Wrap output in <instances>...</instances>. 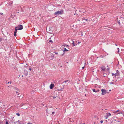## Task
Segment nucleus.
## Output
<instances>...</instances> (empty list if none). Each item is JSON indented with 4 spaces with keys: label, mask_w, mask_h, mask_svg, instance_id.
<instances>
[{
    "label": "nucleus",
    "mask_w": 124,
    "mask_h": 124,
    "mask_svg": "<svg viewBox=\"0 0 124 124\" xmlns=\"http://www.w3.org/2000/svg\"><path fill=\"white\" fill-rule=\"evenodd\" d=\"M63 12V10H61L60 11H58L55 13L54 14L56 15H59L62 14Z\"/></svg>",
    "instance_id": "1"
},
{
    "label": "nucleus",
    "mask_w": 124,
    "mask_h": 124,
    "mask_svg": "<svg viewBox=\"0 0 124 124\" xmlns=\"http://www.w3.org/2000/svg\"><path fill=\"white\" fill-rule=\"evenodd\" d=\"M102 91L101 94L104 95L106 94L107 93H108L109 92L108 90H106L105 89H102L101 90Z\"/></svg>",
    "instance_id": "2"
},
{
    "label": "nucleus",
    "mask_w": 124,
    "mask_h": 124,
    "mask_svg": "<svg viewBox=\"0 0 124 124\" xmlns=\"http://www.w3.org/2000/svg\"><path fill=\"white\" fill-rule=\"evenodd\" d=\"M18 30H21L23 29V27L22 25L19 24L16 27Z\"/></svg>",
    "instance_id": "3"
},
{
    "label": "nucleus",
    "mask_w": 124,
    "mask_h": 124,
    "mask_svg": "<svg viewBox=\"0 0 124 124\" xmlns=\"http://www.w3.org/2000/svg\"><path fill=\"white\" fill-rule=\"evenodd\" d=\"M18 30L16 26V27L15 28V31L14 33V36L15 37H16L17 36L16 33L17 31V30Z\"/></svg>",
    "instance_id": "4"
},
{
    "label": "nucleus",
    "mask_w": 124,
    "mask_h": 124,
    "mask_svg": "<svg viewBox=\"0 0 124 124\" xmlns=\"http://www.w3.org/2000/svg\"><path fill=\"white\" fill-rule=\"evenodd\" d=\"M111 114L109 113H107L106 114V116H105V119H107L109 117V116L111 115Z\"/></svg>",
    "instance_id": "5"
},
{
    "label": "nucleus",
    "mask_w": 124,
    "mask_h": 124,
    "mask_svg": "<svg viewBox=\"0 0 124 124\" xmlns=\"http://www.w3.org/2000/svg\"><path fill=\"white\" fill-rule=\"evenodd\" d=\"M106 68L104 66H102L101 67V70L102 71H105Z\"/></svg>",
    "instance_id": "6"
},
{
    "label": "nucleus",
    "mask_w": 124,
    "mask_h": 124,
    "mask_svg": "<svg viewBox=\"0 0 124 124\" xmlns=\"http://www.w3.org/2000/svg\"><path fill=\"white\" fill-rule=\"evenodd\" d=\"M23 73L25 76H26L28 75V72L26 70H24Z\"/></svg>",
    "instance_id": "7"
},
{
    "label": "nucleus",
    "mask_w": 124,
    "mask_h": 124,
    "mask_svg": "<svg viewBox=\"0 0 124 124\" xmlns=\"http://www.w3.org/2000/svg\"><path fill=\"white\" fill-rule=\"evenodd\" d=\"M54 86V85L52 84H50V88L51 89H52L53 88Z\"/></svg>",
    "instance_id": "8"
},
{
    "label": "nucleus",
    "mask_w": 124,
    "mask_h": 124,
    "mask_svg": "<svg viewBox=\"0 0 124 124\" xmlns=\"http://www.w3.org/2000/svg\"><path fill=\"white\" fill-rule=\"evenodd\" d=\"M20 121L19 120H18L17 121H16L14 122V124H21V123H19V122H20Z\"/></svg>",
    "instance_id": "9"
},
{
    "label": "nucleus",
    "mask_w": 124,
    "mask_h": 124,
    "mask_svg": "<svg viewBox=\"0 0 124 124\" xmlns=\"http://www.w3.org/2000/svg\"><path fill=\"white\" fill-rule=\"evenodd\" d=\"M92 91L94 92H97L99 91V89L97 90H96L95 89H92Z\"/></svg>",
    "instance_id": "10"
},
{
    "label": "nucleus",
    "mask_w": 124,
    "mask_h": 124,
    "mask_svg": "<svg viewBox=\"0 0 124 124\" xmlns=\"http://www.w3.org/2000/svg\"><path fill=\"white\" fill-rule=\"evenodd\" d=\"M13 1H11L9 2H8V4H9L10 6H11L13 5Z\"/></svg>",
    "instance_id": "11"
},
{
    "label": "nucleus",
    "mask_w": 124,
    "mask_h": 124,
    "mask_svg": "<svg viewBox=\"0 0 124 124\" xmlns=\"http://www.w3.org/2000/svg\"><path fill=\"white\" fill-rule=\"evenodd\" d=\"M51 57L52 59H51L54 58V55L52 54V55L51 56Z\"/></svg>",
    "instance_id": "12"
},
{
    "label": "nucleus",
    "mask_w": 124,
    "mask_h": 124,
    "mask_svg": "<svg viewBox=\"0 0 124 124\" xmlns=\"http://www.w3.org/2000/svg\"><path fill=\"white\" fill-rule=\"evenodd\" d=\"M5 39L4 38H0V42H1L2 41H3Z\"/></svg>",
    "instance_id": "13"
},
{
    "label": "nucleus",
    "mask_w": 124,
    "mask_h": 124,
    "mask_svg": "<svg viewBox=\"0 0 124 124\" xmlns=\"http://www.w3.org/2000/svg\"><path fill=\"white\" fill-rule=\"evenodd\" d=\"M74 42V41H72V44L73 46H75L77 44L76 43H75Z\"/></svg>",
    "instance_id": "14"
},
{
    "label": "nucleus",
    "mask_w": 124,
    "mask_h": 124,
    "mask_svg": "<svg viewBox=\"0 0 124 124\" xmlns=\"http://www.w3.org/2000/svg\"><path fill=\"white\" fill-rule=\"evenodd\" d=\"M64 82H65V83H66V82H68V83H69L70 82V81H69V80H65L64 81Z\"/></svg>",
    "instance_id": "15"
},
{
    "label": "nucleus",
    "mask_w": 124,
    "mask_h": 124,
    "mask_svg": "<svg viewBox=\"0 0 124 124\" xmlns=\"http://www.w3.org/2000/svg\"><path fill=\"white\" fill-rule=\"evenodd\" d=\"M68 51V50L67 49L65 48L64 49V50L63 51V52H65V51Z\"/></svg>",
    "instance_id": "16"
},
{
    "label": "nucleus",
    "mask_w": 124,
    "mask_h": 124,
    "mask_svg": "<svg viewBox=\"0 0 124 124\" xmlns=\"http://www.w3.org/2000/svg\"><path fill=\"white\" fill-rule=\"evenodd\" d=\"M109 83L110 84H115V83L114 82H110Z\"/></svg>",
    "instance_id": "17"
},
{
    "label": "nucleus",
    "mask_w": 124,
    "mask_h": 124,
    "mask_svg": "<svg viewBox=\"0 0 124 124\" xmlns=\"http://www.w3.org/2000/svg\"><path fill=\"white\" fill-rule=\"evenodd\" d=\"M117 22H118V24H119L120 25V20H117Z\"/></svg>",
    "instance_id": "18"
},
{
    "label": "nucleus",
    "mask_w": 124,
    "mask_h": 124,
    "mask_svg": "<svg viewBox=\"0 0 124 124\" xmlns=\"http://www.w3.org/2000/svg\"><path fill=\"white\" fill-rule=\"evenodd\" d=\"M119 75V74H117L116 73V74H115L114 75L115 76V77H116V76H117Z\"/></svg>",
    "instance_id": "19"
},
{
    "label": "nucleus",
    "mask_w": 124,
    "mask_h": 124,
    "mask_svg": "<svg viewBox=\"0 0 124 124\" xmlns=\"http://www.w3.org/2000/svg\"><path fill=\"white\" fill-rule=\"evenodd\" d=\"M16 115H17L18 116H19L20 115V114H19V113H17L16 114Z\"/></svg>",
    "instance_id": "20"
},
{
    "label": "nucleus",
    "mask_w": 124,
    "mask_h": 124,
    "mask_svg": "<svg viewBox=\"0 0 124 124\" xmlns=\"http://www.w3.org/2000/svg\"><path fill=\"white\" fill-rule=\"evenodd\" d=\"M119 72L118 71V70H117L116 71V74H119Z\"/></svg>",
    "instance_id": "21"
},
{
    "label": "nucleus",
    "mask_w": 124,
    "mask_h": 124,
    "mask_svg": "<svg viewBox=\"0 0 124 124\" xmlns=\"http://www.w3.org/2000/svg\"><path fill=\"white\" fill-rule=\"evenodd\" d=\"M6 124H9L8 122V121L6 119Z\"/></svg>",
    "instance_id": "22"
},
{
    "label": "nucleus",
    "mask_w": 124,
    "mask_h": 124,
    "mask_svg": "<svg viewBox=\"0 0 124 124\" xmlns=\"http://www.w3.org/2000/svg\"><path fill=\"white\" fill-rule=\"evenodd\" d=\"M117 50L118 51V53L119 51V48H117Z\"/></svg>",
    "instance_id": "23"
},
{
    "label": "nucleus",
    "mask_w": 124,
    "mask_h": 124,
    "mask_svg": "<svg viewBox=\"0 0 124 124\" xmlns=\"http://www.w3.org/2000/svg\"><path fill=\"white\" fill-rule=\"evenodd\" d=\"M20 96H21V95H20V94H19L17 95V96L19 97H20Z\"/></svg>",
    "instance_id": "24"
},
{
    "label": "nucleus",
    "mask_w": 124,
    "mask_h": 124,
    "mask_svg": "<svg viewBox=\"0 0 124 124\" xmlns=\"http://www.w3.org/2000/svg\"><path fill=\"white\" fill-rule=\"evenodd\" d=\"M49 42H51V43H53V41H52V40H50L49 41Z\"/></svg>",
    "instance_id": "25"
},
{
    "label": "nucleus",
    "mask_w": 124,
    "mask_h": 124,
    "mask_svg": "<svg viewBox=\"0 0 124 124\" xmlns=\"http://www.w3.org/2000/svg\"><path fill=\"white\" fill-rule=\"evenodd\" d=\"M2 123L3 122L1 120H0V124H2Z\"/></svg>",
    "instance_id": "26"
},
{
    "label": "nucleus",
    "mask_w": 124,
    "mask_h": 124,
    "mask_svg": "<svg viewBox=\"0 0 124 124\" xmlns=\"http://www.w3.org/2000/svg\"><path fill=\"white\" fill-rule=\"evenodd\" d=\"M52 97L54 99L55 98H56V96H53Z\"/></svg>",
    "instance_id": "27"
},
{
    "label": "nucleus",
    "mask_w": 124,
    "mask_h": 124,
    "mask_svg": "<svg viewBox=\"0 0 124 124\" xmlns=\"http://www.w3.org/2000/svg\"><path fill=\"white\" fill-rule=\"evenodd\" d=\"M64 53H65V52H63V54L61 55V56H63V55H64Z\"/></svg>",
    "instance_id": "28"
},
{
    "label": "nucleus",
    "mask_w": 124,
    "mask_h": 124,
    "mask_svg": "<svg viewBox=\"0 0 124 124\" xmlns=\"http://www.w3.org/2000/svg\"><path fill=\"white\" fill-rule=\"evenodd\" d=\"M9 83H10V84H11V82L10 81V82H8L7 83L8 84Z\"/></svg>",
    "instance_id": "29"
},
{
    "label": "nucleus",
    "mask_w": 124,
    "mask_h": 124,
    "mask_svg": "<svg viewBox=\"0 0 124 124\" xmlns=\"http://www.w3.org/2000/svg\"><path fill=\"white\" fill-rule=\"evenodd\" d=\"M54 53H55L57 55L58 54V53L57 52H54Z\"/></svg>",
    "instance_id": "30"
},
{
    "label": "nucleus",
    "mask_w": 124,
    "mask_h": 124,
    "mask_svg": "<svg viewBox=\"0 0 124 124\" xmlns=\"http://www.w3.org/2000/svg\"><path fill=\"white\" fill-rule=\"evenodd\" d=\"M110 68H108L107 69V70L108 71L109 70Z\"/></svg>",
    "instance_id": "31"
},
{
    "label": "nucleus",
    "mask_w": 124,
    "mask_h": 124,
    "mask_svg": "<svg viewBox=\"0 0 124 124\" xmlns=\"http://www.w3.org/2000/svg\"><path fill=\"white\" fill-rule=\"evenodd\" d=\"M28 124H32L31 123H30V122H28L27 123Z\"/></svg>",
    "instance_id": "32"
},
{
    "label": "nucleus",
    "mask_w": 124,
    "mask_h": 124,
    "mask_svg": "<svg viewBox=\"0 0 124 124\" xmlns=\"http://www.w3.org/2000/svg\"><path fill=\"white\" fill-rule=\"evenodd\" d=\"M120 18L121 19H123V17H120Z\"/></svg>",
    "instance_id": "33"
},
{
    "label": "nucleus",
    "mask_w": 124,
    "mask_h": 124,
    "mask_svg": "<svg viewBox=\"0 0 124 124\" xmlns=\"http://www.w3.org/2000/svg\"><path fill=\"white\" fill-rule=\"evenodd\" d=\"M103 122V121L102 120L101 121H100V122L101 123H102Z\"/></svg>",
    "instance_id": "34"
},
{
    "label": "nucleus",
    "mask_w": 124,
    "mask_h": 124,
    "mask_svg": "<svg viewBox=\"0 0 124 124\" xmlns=\"http://www.w3.org/2000/svg\"><path fill=\"white\" fill-rule=\"evenodd\" d=\"M29 70L30 71H31V68H29Z\"/></svg>",
    "instance_id": "35"
},
{
    "label": "nucleus",
    "mask_w": 124,
    "mask_h": 124,
    "mask_svg": "<svg viewBox=\"0 0 124 124\" xmlns=\"http://www.w3.org/2000/svg\"><path fill=\"white\" fill-rule=\"evenodd\" d=\"M54 113H55L54 112H52V113L53 114H54Z\"/></svg>",
    "instance_id": "36"
},
{
    "label": "nucleus",
    "mask_w": 124,
    "mask_h": 124,
    "mask_svg": "<svg viewBox=\"0 0 124 124\" xmlns=\"http://www.w3.org/2000/svg\"><path fill=\"white\" fill-rule=\"evenodd\" d=\"M115 74H114V73H112V76H114V75Z\"/></svg>",
    "instance_id": "37"
},
{
    "label": "nucleus",
    "mask_w": 124,
    "mask_h": 124,
    "mask_svg": "<svg viewBox=\"0 0 124 124\" xmlns=\"http://www.w3.org/2000/svg\"><path fill=\"white\" fill-rule=\"evenodd\" d=\"M85 18H82V20H85Z\"/></svg>",
    "instance_id": "38"
},
{
    "label": "nucleus",
    "mask_w": 124,
    "mask_h": 124,
    "mask_svg": "<svg viewBox=\"0 0 124 124\" xmlns=\"http://www.w3.org/2000/svg\"><path fill=\"white\" fill-rule=\"evenodd\" d=\"M119 111V110H117V111H115V112H117L118 111Z\"/></svg>",
    "instance_id": "39"
},
{
    "label": "nucleus",
    "mask_w": 124,
    "mask_h": 124,
    "mask_svg": "<svg viewBox=\"0 0 124 124\" xmlns=\"http://www.w3.org/2000/svg\"><path fill=\"white\" fill-rule=\"evenodd\" d=\"M3 13H0V14L1 15H2L3 14Z\"/></svg>",
    "instance_id": "40"
},
{
    "label": "nucleus",
    "mask_w": 124,
    "mask_h": 124,
    "mask_svg": "<svg viewBox=\"0 0 124 124\" xmlns=\"http://www.w3.org/2000/svg\"><path fill=\"white\" fill-rule=\"evenodd\" d=\"M84 67H82V69H84Z\"/></svg>",
    "instance_id": "41"
},
{
    "label": "nucleus",
    "mask_w": 124,
    "mask_h": 124,
    "mask_svg": "<svg viewBox=\"0 0 124 124\" xmlns=\"http://www.w3.org/2000/svg\"><path fill=\"white\" fill-rule=\"evenodd\" d=\"M85 20L86 21H87L88 20V19H85Z\"/></svg>",
    "instance_id": "42"
},
{
    "label": "nucleus",
    "mask_w": 124,
    "mask_h": 124,
    "mask_svg": "<svg viewBox=\"0 0 124 124\" xmlns=\"http://www.w3.org/2000/svg\"><path fill=\"white\" fill-rule=\"evenodd\" d=\"M41 105H42L43 106L44 105V104H41Z\"/></svg>",
    "instance_id": "43"
},
{
    "label": "nucleus",
    "mask_w": 124,
    "mask_h": 124,
    "mask_svg": "<svg viewBox=\"0 0 124 124\" xmlns=\"http://www.w3.org/2000/svg\"><path fill=\"white\" fill-rule=\"evenodd\" d=\"M66 45V47H67L68 46V45Z\"/></svg>",
    "instance_id": "44"
},
{
    "label": "nucleus",
    "mask_w": 124,
    "mask_h": 124,
    "mask_svg": "<svg viewBox=\"0 0 124 124\" xmlns=\"http://www.w3.org/2000/svg\"><path fill=\"white\" fill-rule=\"evenodd\" d=\"M69 120L70 121H71V118H69Z\"/></svg>",
    "instance_id": "45"
},
{
    "label": "nucleus",
    "mask_w": 124,
    "mask_h": 124,
    "mask_svg": "<svg viewBox=\"0 0 124 124\" xmlns=\"http://www.w3.org/2000/svg\"><path fill=\"white\" fill-rule=\"evenodd\" d=\"M16 93L17 94V93H18V92H17V91H16Z\"/></svg>",
    "instance_id": "46"
},
{
    "label": "nucleus",
    "mask_w": 124,
    "mask_h": 124,
    "mask_svg": "<svg viewBox=\"0 0 124 124\" xmlns=\"http://www.w3.org/2000/svg\"><path fill=\"white\" fill-rule=\"evenodd\" d=\"M23 105L22 104H21V106H23Z\"/></svg>",
    "instance_id": "47"
},
{
    "label": "nucleus",
    "mask_w": 124,
    "mask_h": 124,
    "mask_svg": "<svg viewBox=\"0 0 124 124\" xmlns=\"http://www.w3.org/2000/svg\"><path fill=\"white\" fill-rule=\"evenodd\" d=\"M111 91V90H109V91Z\"/></svg>",
    "instance_id": "48"
},
{
    "label": "nucleus",
    "mask_w": 124,
    "mask_h": 124,
    "mask_svg": "<svg viewBox=\"0 0 124 124\" xmlns=\"http://www.w3.org/2000/svg\"><path fill=\"white\" fill-rule=\"evenodd\" d=\"M115 45H116V46H117V44H115Z\"/></svg>",
    "instance_id": "49"
},
{
    "label": "nucleus",
    "mask_w": 124,
    "mask_h": 124,
    "mask_svg": "<svg viewBox=\"0 0 124 124\" xmlns=\"http://www.w3.org/2000/svg\"><path fill=\"white\" fill-rule=\"evenodd\" d=\"M116 81H117V80H116L115 81V82H116Z\"/></svg>",
    "instance_id": "50"
},
{
    "label": "nucleus",
    "mask_w": 124,
    "mask_h": 124,
    "mask_svg": "<svg viewBox=\"0 0 124 124\" xmlns=\"http://www.w3.org/2000/svg\"><path fill=\"white\" fill-rule=\"evenodd\" d=\"M74 9L75 8V7H74Z\"/></svg>",
    "instance_id": "51"
},
{
    "label": "nucleus",
    "mask_w": 124,
    "mask_h": 124,
    "mask_svg": "<svg viewBox=\"0 0 124 124\" xmlns=\"http://www.w3.org/2000/svg\"><path fill=\"white\" fill-rule=\"evenodd\" d=\"M22 104L23 105V104Z\"/></svg>",
    "instance_id": "52"
},
{
    "label": "nucleus",
    "mask_w": 124,
    "mask_h": 124,
    "mask_svg": "<svg viewBox=\"0 0 124 124\" xmlns=\"http://www.w3.org/2000/svg\"><path fill=\"white\" fill-rule=\"evenodd\" d=\"M45 107H47V106H46Z\"/></svg>",
    "instance_id": "53"
},
{
    "label": "nucleus",
    "mask_w": 124,
    "mask_h": 124,
    "mask_svg": "<svg viewBox=\"0 0 124 124\" xmlns=\"http://www.w3.org/2000/svg\"><path fill=\"white\" fill-rule=\"evenodd\" d=\"M79 43H80L79 42H78Z\"/></svg>",
    "instance_id": "54"
}]
</instances>
